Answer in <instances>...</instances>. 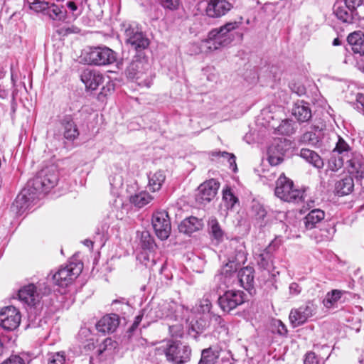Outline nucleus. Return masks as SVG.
I'll list each match as a JSON object with an SVG mask.
<instances>
[{
	"mask_svg": "<svg viewBox=\"0 0 364 364\" xmlns=\"http://www.w3.org/2000/svg\"><path fill=\"white\" fill-rule=\"evenodd\" d=\"M29 0L27 1L30 4V9L36 13L46 14V10L48 9L49 3L45 0Z\"/></svg>",
	"mask_w": 364,
	"mask_h": 364,
	"instance_id": "nucleus-42",
	"label": "nucleus"
},
{
	"mask_svg": "<svg viewBox=\"0 0 364 364\" xmlns=\"http://www.w3.org/2000/svg\"><path fill=\"white\" fill-rule=\"evenodd\" d=\"M21 314L14 306H8L0 311V326L5 331H12L16 329L21 323Z\"/></svg>",
	"mask_w": 364,
	"mask_h": 364,
	"instance_id": "nucleus-11",
	"label": "nucleus"
},
{
	"mask_svg": "<svg viewBox=\"0 0 364 364\" xmlns=\"http://www.w3.org/2000/svg\"><path fill=\"white\" fill-rule=\"evenodd\" d=\"M289 289V294L295 296V295H298L301 292V287L299 286V284H297L296 282H293V283L290 284Z\"/></svg>",
	"mask_w": 364,
	"mask_h": 364,
	"instance_id": "nucleus-57",
	"label": "nucleus"
},
{
	"mask_svg": "<svg viewBox=\"0 0 364 364\" xmlns=\"http://www.w3.org/2000/svg\"><path fill=\"white\" fill-rule=\"evenodd\" d=\"M172 314L173 308L171 305L166 301H162L156 305H152L147 311L146 317L150 321H155L158 319L171 316Z\"/></svg>",
	"mask_w": 364,
	"mask_h": 364,
	"instance_id": "nucleus-21",
	"label": "nucleus"
},
{
	"mask_svg": "<svg viewBox=\"0 0 364 364\" xmlns=\"http://www.w3.org/2000/svg\"><path fill=\"white\" fill-rule=\"evenodd\" d=\"M252 211L256 220H263L267 215V210L263 205L259 203H253Z\"/></svg>",
	"mask_w": 364,
	"mask_h": 364,
	"instance_id": "nucleus-45",
	"label": "nucleus"
},
{
	"mask_svg": "<svg viewBox=\"0 0 364 364\" xmlns=\"http://www.w3.org/2000/svg\"><path fill=\"white\" fill-rule=\"evenodd\" d=\"M245 296L242 291L228 290L218 297V304L223 311L229 313L245 302Z\"/></svg>",
	"mask_w": 364,
	"mask_h": 364,
	"instance_id": "nucleus-9",
	"label": "nucleus"
},
{
	"mask_svg": "<svg viewBox=\"0 0 364 364\" xmlns=\"http://www.w3.org/2000/svg\"><path fill=\"white\" fill-rule=\"evenodd\" d=\"M124 35L126 42L139 54L148 48L149 40L137 26L128 25L124 29Z\"/></svg>",
	"mask_w": 364,
	"mask_h": 364,
	"instance_id": "nucleus-7",
	"label": "nucleus"
},
{
	"mask_svg": "<svg viewBox=\"0 0 364 364\" xmlns=\"http://www.w3.org/2000/svg\"><path fill=\"white\" fill-rule=\"evenodd\" d=\"M205 14L209 18H218L226 15L233 5L228 0H206Z\"/></svg>",
	"mask_w": 364,
	"mask_h": 364,
	"instance_id": "nucleus-16",
	"label": "nucleus"
},
{
	"mask_svg": "<svg viewBox=\"0 0 364 364\" xmlns=\"http://www.w3.org/2000/svg\"><path fill=\"white\" fill-rule=\"evenodd\" d=\"M18 299L30 306H35L40 302V296L36 292V288L33 284L23 287L18 291Z\"/></svg>",
	"mask_w": 364,
	"mask_h": 364,
	"instance_id": "nucleus-24",
	"label": "nucleus"
},
{
	"mask_svg": "<svg viewBox=\"0 0 364 364\" xmlns=\"http://www.w3.org/2000/svg\"><path fill=\"white\" fill-rule=\"evenodd\" d=\"M63 129V134L65 139L69 141H74L80 135V132L72 115L67 114L60 120Z\"/></svg>",
	"mask_w": 364,
	"mask_h": 364,
	"instance_id": "nucleus-22",
	"label": "nucleus"
},
{
	"mask_svg": "<svg viewBox=\"0 0 364 364\" xmlns=\"http://www.w3.org/2000/svg\"><path fill=\"white\" fill-rule=\"evenodd\" d=\"M237 275V284L247 290L250 294H255L256 292L255 289V269L250 266L241 268L238 271Z\"/></svg>",
	"mask_w": 364,
	"mask_h": 364,
	"instance_id": "nucleus-20",
	"label": "nucleus"
},
{
	"mask_svg": "<svg viewBox=\"0 0 364 364\" xmlns=\"http://www.w3.org/2000/svg\"><path fill=\"white\" fill-rule=\"evenodd\" d=\"M291 90L298 95L299 96H302L306 94V88L303 85L293 83L290 85Z\"/></svg>",
	"mask_w": 364,
	"mask_h": 364,
	"instance_id": "nucleus-53",
	"label": "nucleus"
},
{
	"mask_svg": "<svg viewBox=\"0 0 364 364\" xmlns=\"http://www.w3.org/2000/svg\"><path fill=\"white\" fill-rule=\"evenodd\" d=\"M319 141V137L313 132H305L299 139L300 144L311 145L312 146H316Z\"/></svg>",
	"mask_w": 364,
	"mask_h": 364,
	"instance_id": "nucleus-39",
	"label": "nucleus"
},
{
	"mask_svg": "<svg viewBox=\"0 0 364 364\" xmlns=\"http://www.w3.org/2000/svg\"><path fill=\"white\" fill-rule=\"evenodd\" d=\"M210 233L213 239L218 242L223 240L224 237V232L221 229L218 220L215 218L210 220L208 223Z\"/></svg>",
	"mask_w": 364,
	"mask_h": 364,
	"instance_id": "nucleus-37",
	"label": "nucleus"
},
{
	"mask_svg": "<svg viewBox=\"0 0 364 364\" xmlns=\"http://www.w3.org/2000/svg\"><path fill=\"white\" fill-rule=\"evenodd\" d=\"M154 198L146 191H141L130 197V202L136 207L141 208L149 204Z\"/></svg>",
	"mask_w": 364,
	"mask_h": 364,
	"instance_id": "nucleus-35",
	"label": "nucleus"
},
{
	"mask_svg": "<svg viewBox=\"0 0 364 364\" xmlns=\"http://www.w3.org/2000/svg\"><path fill=\"white\" fill-rule=\"evenodd\" d=\"M112 345V340L111 338H106L103 342V348L100 347L98 349L99 355L102 354L104 350H106V348L109 346Z\"/></svg>",
	"mask_w": 364,
	"mask_h": 364,
	"instance_id": "nucleus-60",
	"label": "nucleus"
},
{
	"mask_svg": "<svg viewBox=\"0 0 364 364\" xmlns=\"http://www.w3.org/2000/svg\"><path fill=\"white\" fill-rule=\"evenodd\" d=\"M140 242L141 247L144 250H153L156 244L154 240L149 231H143L141 233Z\"/></svg>",
	"mask_w": 364,
	"mask_h": 364,
	"instance_id": "nucleus-41",
	"label": "nucleus"
},
{
	"mask_svg": "<svg viewBox=\"0 0 364 364\" xmlns=\"http://www.w3.org/2000/svg\"><path fill=\"white\" fill-rule=\"evenodd\" d=\"M279 325H278V333L281 335H284L287 333V329L286 328V326L282 323V321H278Z\"/></svg>",
	"mask_w": 364,
	"mask_h": 364,
	"instance_id": "nucleus-62",
	"label": "nucleus"
},
{
	"mask_svg": "<svg viewBox=\"0 0 364 364\" xmlns=\"http://www.w3.org/2000/svg\"><path fill=\"white\" fill-rule=\"evenodd\" d=\"M333 14L337 18L346 24L357 23L360 19L358 11L350 9L345 4L336 3L333 6Z\"/></svg>",
	"mask_w": 364,
	"mask_h": 364,
	"instance_id": "nucleus-19",
	"label": "nucleus"
},
{
	"mask_svg": "<svg viewBox=\"0 0 364 364\" xmlns=\"http://www.w3.org/2000/svg\"><path fill=\"white\" fill-rule=\"evenodd\" d=\"M304 364H320V360L316 355L313 352H309L306 354L304 361Z\"/></svg>",
	"mask_w": 364,
	"mask_h": 364,
	"instance_id": "nucleus-52",
	"label": "nucleus"
},
{
	"mask_svg": "<svg viewBox=\"0 0 364 364\" xmlns=\"http://www.w3.org/2000/svg\"><path fill=\"white\" fill-rule=\"evenodd\" d=\"M151 223L158 238L165 240L169 237L171 225L168 214L166 211L161 210L154 213Z\"/></svg>",
	"mask_w": 364,
	"mask_h": 364,
	"instance_id": "nucleus-10",
	"label": "nucleus"
},
{
	"mask_svg": "<svg viewBox=\"0 0 364 364\" xmlns=\"http://www.w3.org/2000/svg\"><path fill=\"white\" fill-rule=\"evenodd\" d=\"M341 296V292L338 290H333L332 291L331 297L329 299L328 298L326 299V305H328V303L331 304L333 302H336L338 299H339Z\"/></svg>",
	"mask_w": 364,
	"mask_h": 364,
	"instance_id": "nucleus-58",
	"label": "nucleus"
},
{
	"mask_svg": "<svg viewBox=\"0 0 364 364\" xmlns=\"http://www.w3.org/2000/svg\"><path fill=\"white\" fill-rule=\"evenodd\" d=\"M58 181L56 168L53 166L46 167L41 170L36 176L28 181L27 185L33 193L37 195L41 193H47L53 188Z\"/></svg>",
	"mask_w": 364,
	"mask_h": 364,
	"instance_id": "nucleus-3",
	"label": "nucleus"
},
{
	"mask_svg": "<svg viewBox=\"0 0 364 364\" xmlns=\"http://www.w3.org/2000/svg\"><path fill=\"white\" fill-rule=\"evenodd\" d=\"M109 183L112 188L117 189L123 185V178L119 173L112 174L109 178Z\"/></svg>",
	"mask_w": 364,
	"mask_h": 364,
	"instance_id": "nucleus-48",
	"label": "nucleus"
},
{
	"mask_svg": "<svg viewBox=\"0 0 364 364\" xmlns=\"http://www.w3.org/2000/svg\"><path fill=\"white\" fill-rule=\"evenodd\" d=\"M212 307V304L208 299H203L200 301V308L203 314L209 313Z\"/></svg>",
	"mask_w": 364,
	"mask_h": 364,
	"instance_id": "nucleus-56",
	"label": "nucleus"
},
{
	"mask_svg": "<svg viewBox=\"0 0 364 364\" xmlns=\"http://www.w3.org/2000/svg\"><path fill=\"white\" fill-rule=\"evenodd\" d=\"M166 176L162 171H158L149 178V186L154 192L161 189Z\"/></svg>",
	"mask_w": 364,
	"mask_h": 364,
	"instance_id": "nucleus-36",
	"label": "nucleus"
},
{
	"mask_svg": "<svg viewBox=\"0 0 364 364\" xmlns=\"http://www.w3.org/2000/svg\"><path fill=\"white\" fill-rule=\"evenodd\" d=\"M81 80L86 87L95 90L104 82V76L99 71L86 69L81 74Z\"/></svg>",
	"mask_w": 364,
	"mask_h": 364,
	"instance_id": "nucleus-23",
	"label": "nucleus"
},
{
	"mask_svg": "<svg viewBox=\"0 0 364 364\" xmlns=\"http://www.w3.org/2000/svg\"><path fill=\"white\" fill-rule=\"evenodd\" d=\"M247 259L246 253L242 246L238 247L235 250V256L229 258L228 262L222 267L219 274L215 276V279L218 277L227 276L228 274H237V270L240 267L242 263Z\"/></svg>",
	"mask_w": 364,
	"mask_h": 364,
	"instance_id": "nucleus-15",
	"label": "nucleus"
},
{
	"mask_svg": "<svg viewBox=\"0 0 364 364\" xmlns=\"http://www.w3.org/2000/svg\"><path fill=\"white\" fill-rule=\"evenodd\" d=\"M292 114L299 122H308L312 117L309 104L304 100L297 101L292 108Z\"/></svg>",
	"mask_w": 364,
	"mask_h": 364,
	"instance_id": "nucleus-26",
	"label": "nucleus"
},
{
	"mask_svg": "<svg viewBox=\"0 0 364 364\" xmlns=\"http://www.w3.org/2000/svg\"><path fill=\"white\" fill-rule=\"evenodd\" d=\"M203 225L204 223L201 219L191 216L181 222L178 225V230L180 232L191 235L196 231L201 230Z\"/></svg>",
	"mask_w": 364,
	"mask_h": 364,
	"instance_id": "nucleus-27",
	"label": "nucleus"
},
{
	"mask_svg": "<svg viewBox=\"0 0 364 364\" xmlns=\"http://www.w3.org/2000/svg\"><path fill=\"white\" fill-rule=\"evenodd\" d=\"M28 185L16 196L11 205V211L16 215H21L29 206V204L33 201L38 195L33 193Z\"/></svg>",
	"mask_w": 364,
	"mask_h": 364,
	"instance_id": "nucleus-12",
	"label": "nucleus"
},
{
	"mask_svg": "<svg viewBox=\"0 0 364 364\" xmlns=\"http://www.w3.org/2000/svg\"><path fill=\"white\" fill-rule=\"evenodd\" d=\"M85 61L90 65L103 66L117 60L116 53L106 46L90 48L85 53Z\"/></svg>",
	"mask_w": 364,
	"mask_h": 364,
	"instance_id": "nucleus-5",
	"label": "nucleus"
},
{
	"mask_svg": "<svg viewBox=\"0 0 364 364\" xmlns=\"http://www.w3.org/2000/svg\"><path fill=\"white\" fill-rule=\"evenodd\" d=\"M354 188V182L351 176H345L335 183V193L339 196L350 193Z\"/></svg>",
	"mask_w": 364,
	"mask_h": 364,
	"instance_id": "nucleus-32",
	"label": "nucleus"
},
{
	"mask_svg": "<svg viewBox=\"0 0 364 364\" xmlns=\"http://www.w3.org/2000/svg\"><path fill=\"white\" fill-rule=\"evenodd\" d=\"M211 155L213 156H221L228 160L230 164V167L232 169L234 172H236L237 170V164L235 162L236 157L233 154L228 153L227 151H214L212 152Z\"/></svg>",
	"mask_w": 364,
	"mask_h": 364,
	"instance_id": "nucleus-43",
	"label": "nucleus"
},
{
	"mask_svg": "<svg viewBox=\"0 0 364 364\" xmlns=\"http://www.w3.org/2000/svg\"><path fill=\"white\" fill-rule=\"evenodd\" d=\"M293 127L291 121L289 119H285L278 127V131L283 134L289 135L293 133Z\"/></svg>",
	"mask_w": 364,
	"mask_h": 364,
	"instance_id": "nucleus-49",
	"label": "nucleus"
},
{
	"mask_svg": "<svg viewBox=\"0 0 364 364\" xmlns=\"http://www.w3.org/2000/svg\"><path fill=\"white\" fill-rule=\"evenodd\" d=\"M347 41L354 53L364 55V34L360 31H354L347 37Z\"/></svg>",
	"mask_w": 364,
	"mask_h": 364,
	"instance_id": "nucleus-28",
	"label": "nucleus"
},
{
	"mask_svg": "<svg viewBox=\"0 0 364 364\" xmlns=\"http://www.w3.org/2000/svg\"><path fill=\"white\" fill-rule=\"evenodd\" d=\"M220 187V183L215 179H210L200 184L198 188L196 200L200 204L205 205L215 198Z\"/></svg>",
	"mask_w": 364,
	"mask_h": 364,
	"instance_id": "nucleus-13",
	"label": "nucleus"
},
{
	"mask_svg": "<svg viewBox=\"0 0 364 364\" xmlns=\"http://www.w3.org/2000/svg\"><path fill=\"white\" fill-rule=\"evenodd\" d=\"M217 279L223 282L226 287H230L237 284L238 275L230 274L227 276L218 277Z\"/></svg>",
	"mask_w": 364,
	"mask_h": 364,
	"instance_id": "nucleus-47",
	"label": "nucleus"
},
{
	"mask_svg": "<svg viewBox=\"0 0 364 364\" xmlns=\"http://www.w3.org/2000/svg\"><path fill=\"white\" fill-rule=\"evenodd\" d=\"M325 218V213L321 209L311 210L304 218V224L307 230H311L317 227Z\"/></svg>",
	"mask_w": 364,
	"mask_h": 364,
	"instance_id": "nucleus-31",
	"label": "nucleus"
},
{
	"mask_svg": "<svg viewBox=\"0 0 364 364\" xmlns=\"http://www.w3.org/2000/svg\"><path fill=\"white\" fill-rule=\"evenodd\" d=\"M138 326H135V323H133L127 330L128 336H131L133 332L138 328Z\"/></svg>",
	"mask_w": 364,
	"mask_h": 364,
	"instance_id": "nucleus-64",
	"label": "nucleus"
},
{
	"mask_svg": "<svg viewBox=\"0 0 364 364\" xmlns=\"http://www.w3.org/2000/svg\"><path fill=\"white\" fill-rule=\"evenodd\" d=\"M348 171L350 174L355 176L357 179L364 178V159L361 156H354L348 161Z\"/></svg>",
	"mask_w": 364,
	"mask_h": 364,
	"instance_id": "nucleus-33",
	"label": "nucleus"
},
{
	"mask_svg": "<svg viewBox=\"0 0 364 364\" xmlns=\"http://www.w3.org/2000/svg\"><path fill=\"white\" fill-rule=\"evenodd\" d=\"M1 364H25V361L19 355H11Z\"/></svg>",
	"mask_w": 364,
	"mask_h": 364,
	"instance_id": "nucleus-54",
	"label": "nucleus"
},
{
	"mask_svg": "<svg viewBox=\"0 0 364 364\" xmlns=\"http://www.w3.org/2000/svg\"><path fill=\"white\" fill-rule=\"evenodd\" d=\"M344 3L350 9L358 11V8L364 5V0H344Z\"/></svg>",
	"mask_w": 364,
	"mask_h": 364,
	"instance_id": "nucleus-51",
	"label": "nucleus"
},
{
	"mask_svg": "<svg viewBox=\"0 0 364 364\" xmlns=\"http://www.w3.org/2000/svg\"><path fill=\"white\" fill-rule=\"evenodd\" d=\"M343 166V160L340 156H332L328 162V169L332 171H336Z\"/></svg>",
	"mask_w": 364,
	"mask_h": 364,
	"instance_id": "nucleus-46",
	"label": "nucleus"
},
{
	"mask_svg": "<svg viewBox=\"0 0 364 364\" xmlns=\"http://www.w3.org/2000/svg\"><path fill=\"white\" fill-rule=\"evenodd\" d=\"M165 9L170 10L176 9L178 6V0H157Z\"/></svg>",
	"mask_w": 364,
	"mask_h": 364,
	"instance_id": "nucleus-50",
	"label": "nucleus"
},
{
	"mask_svg": "<svg viewBox=\"0 0 364 364\" xmlns=\"http://www.w3.org/2000/svg\"><path fill=\"white\" fill-rule=\"evenodd\" d=\"M352 149L346 143V141L338 136V140L336 143V147L333 150V153L337 152L339 154L348 155V153L351 152Z\"/></svg>",
	"mask_w": 364,
	"mask_h": 364,
	"instance_id": "nucleus-44",
	"label": "nucleus"
},
{
	"mask_svg": "<svg viewBox=\"0 0 364 364\" xmlns=\"http://www.w3.org/2000/svg\"><path fill=\"white\" fill-rule=\"evenodd\" d=\"M114 90V84L112 82L109 81L106 86H103L101 93L104 94L105 95H107V92H109L110 91Z\"/></svg>",
	"mask_w": 364,
	"mask_h": 364,
	"instance_id": "nucleus-59",
	"label": "nucleus"
},
{
	"mask_svg": "<svg viewBox=\"0 0 364 364\" xmlns=\"http://www.w3.org/2000/svg\"><path fill=\"white\" fill-rule=\"evenodd\" d=\"M289 141L285 139H274L269 146L268 161L272 166H277L283 161V156L289 149Z\"/></svg>",
	"mask_w": 364,
	"mask_h": 364,
	"instance_id": "nucleus-14",
	"label": "nucleus"
},
{
	"mask_svg": "<svg viewBox=\"0 0 364 364\" xmlns=\"http://www.w3.org/2000/svg\"><path fill=\"white\" fill-rule=\"evenodd\" d=\"M126 76L140 86L149 87L153 80L151 63L147 57L136 55L125 70Z\"/></svg>",
	"mask_w": 364,
	"mask_h": 364,
	"instance_id": "nucleus-1",
	"label": "nucleus"
},
{
	"mask_svg": "<svg viewBox=\"0 0 364 364\" xmlns=\"http://www.w3.org/2000/svg\"><path fill=\"white\" fill-rule=\"evenodd\" d=\"M275 196L286 202L298 203L302 200L304 192L294 188L291 180L282 174L276 181Z\"/></svg>",
	"mask_w": 364,
	"mask_h": 364,
	"instance_id": "nucleus-4",
	"label": "nucleus"
},
{
	"mask_svg": "<svg viewBox=\"0 0 364 364\" xmlns=\"http://www.w3.org/2000/svg\"><path fill=\"white\" fill-rule=\"evenodd\" d=\"M148 311V309H144L142 310L141 313L140 314H139L138 316H136L135 318H134V323H135V326H139V323H141V320H142V318H143V316L144 314L146 312L147 313Z\"/></svg>",
	"mask_w": 364,
	"mask_h": 364,
	"instance_id": "nucleus-61",
	"label": "nucleus"
},
{
	"mask_svg": "<svg viewBox=\"0 0 364 364\" xmlns=\"http://www.w3.org/2000/svg\"><path fill=\"white\" fill-rule=\"evenodd\" d=\"M119 324V317L117 314H112L103 316L97 323L98 331L110 333L115 331Z\"/></svg>",
	"mask_w": 364,
	"mask_h": 364,
	"instance_id": "nucleus-25",
	"label": "nucleus"
},
{
	"mask_svg": "<svg viewBox=\"0 0 364 364\" xmlns=\"http://www.w3.org/2000/svg\"><path fill=\"white\" fill-rule=\"evenodd\" d=\"M65 358L60 353H57L52 355L48 364H64Z\"/></svg>",
	"mask_w": 364,
	"mask_h": 364,
	"instance_id": "nucleus-55",
	"label": "nucleus"
},
{
	"mask_svg": "<svg viewBox=\"0 0 364 364\" xmlns=\"http://www.w3.org/2000/svg\"><path fill=\"white\" fill-rule=\"evenodd\" d=\"M221 349L217 346H210L201 351L200 359L198 364H216L220 355Z\"/></svg>",
	"mask_w": 364,
	"mask_h": 364,
	"instance_id": "nucleus-29",
	"label": "nucleus"
},
{
	"mask_svg": "<svg viewBox=\"0 0 364 364\" xmlns=\"http://www.w3.org/2000/svg\"><path fill=\"white\" fill-rule=\"evenodd\" d=\"M82 268V262H70L53 276V280L56 285L66 287L81 273Z\"/></svg>",
	"mask_w": 364,
	"mask_h": 364,
	"instance_id": "nucleus-8",
	"label": "nucleus"
},
{
	"mask_svg": "<svg viewBox=\"0 0 364 364\" xmlns=\"http://www.w3.org/2000/svg\"><path fill=\"white\" fill-rule=\"evenodd\" d=\"M209 321L204 315L198 319L193 320L188 328V335L194 339H197L209 326Z\"/></svg>",
	"mask_w": 364,
	"mask_h": 364,
	"instance_id": "nucleus-30",
	"label": "nucleus"
},
{
	"mask_svg": "<svg viewBox=\"0 0 364 364\" xmlns=\"http://www.w3.org/2000/svg\"><path fill=\"white\" fill-rule=\"evenodd\" d=\"M67 7L70 9L72 11H75L77 9V6L76 4L73 1H68L66 4Z\"/></svg>",
	"mask_w": 364,
	"mask_h": 364,
	"instance_id": "nucleus-63",
	"label": "nucleus"
},
{
	"mask_svg": "<svg viewBox=\"0 0 364 364\" xmlns=\"http://www.w3.org/2000/svg\"><path fill=\"white\" fill-rule=\"evenodd\" d=\"M299 155L301 158L317 168H321L323 166V161L322 159L314 151L303 148L301 149Z\"/></svg>",
	"mask_w": 364,
	"mask_h": 364,
	"instance_id": "nucleus-34",
	"label": "nucleus"
},
{
	"mask_svg": "<svg viewBox=\"0 0 364 364\" xmlns=\"http://www.w3.org/2000/svg\"><path fill=\"white\" fill-rule=\"evenodd\" d=\"M223 199L228 209L233 208L235 204L238 203V198L233 194L231 188L229 187L223 191Z\"/></svg>",
	"mask_w": 364,
	"mask_h": 364,
	"instance_id": "nucleus-40",
	"label": "nucleus"
},
{
	"mask_svg": "<svg viewBox=\"0 0 364 364\" xmlns=\"http://www.w3.org/2000/svg\"><path fill=\"white\" fill-rule=\"evenodd\" d=\"M167 360L173 364H184L190 360L191 348L181 342H171L164 350Z\"/></svg>",
	"mask_w": 364,
	"mask_h": 364,
	"instance_id": "nucleus-6",
	"label": "nucleus"
},
{
	"mask_svg": "<svg viewBox=\"0 0 364 364\" xmlns=\"http://www.w3.org/2000/svg\"><path fill=\"white\" fill-rule=\"evenodd\" d=\"M65 11H63L61 9L55 4H49L48 9L46 10V15L53 20L61 21L65 17Z\"/></svg>",
	"mask_w": 364,
	"mask_h": 364,
	"instance_id": "nucleus-38",
	"label": "nucleus"
},
{
	"mask_svg": "<svg viewBox=\"0 0 364 364\" xmlns=\"http://www.w3.org/2000/svg\"><path fill=\"white\" fill-rule=\"evenodd\" d=\"M239 26L240 23L233 21L212 29L208 33V38L203 41V46L210 51L228 46L234 39V36L230 32L238 28Z\"/></svg>",
	"mask_w": 364,
	"mask_h": 364,
	"instance_id": "nucleus-2",
	"label": "nucleus"
},
{
	"mask_svg": "<svg viewBox=\"0 0 364 364\" xmlns=\"http://www.w3.org/2000/svg\"><path fill=\"white\" fill-rule=\"evenodd\" d=\"M278 246L274 242H272L267 247L262 250L259 254L255 256L257 265L263 269L269 271L273 267V261L274 253Z\"/></svg>",
	"mask_w": 364,
	"mask_h": 364,
	"instance_id": "nucleus-17",
	"label": "nucleus"
},
{
	"mask_svg": "<svg viewBox=\"0 0 364 364\" xmlns=\"http://www.w3.org/2000/svg\"><path fill=\"white\" fill-rule=\"evenodd\" d=\"M314 311V306L311 304H307L298 309H292L289 316L292 326L297 327L304 324L313 316Z\"/></svg>",
	"mask_w": 364,
	"mask_h": 364,
	"instance_id": "nucleus-18",
	"label": "nucleus"
}]
</instances>
